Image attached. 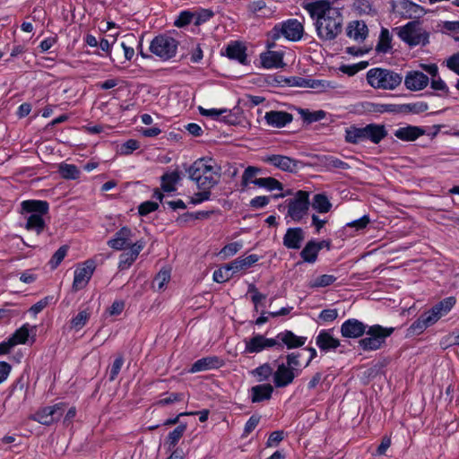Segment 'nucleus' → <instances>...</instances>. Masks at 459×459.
Segmentation results:
<instances>
[{
	"mask_svg": "<svg viewBox=\"0 0 459 459\" xmlns=\"http://www.w3.org/2000/svg\"><path fill=\"white\" fill-rule=\"evenodd\" d=\"M305 9L314 20L317 37L323 41L335 39L342 30L343 16L340 8L328 0H316Z\"/></svg>",
	"mask_w": 459,
	"mask_h": 459,
	"instance_id": "f257e3e1",
	"label": "nucleus"
},
{
	"mask_svg": "<svg viewBox=\"0 0 459 459\" xmlns=\"http://www.w3.org/2000/svg\"><path fill=\"white\" fill-rule=\"evenodd\" d=\"M197 188L212 189L220 180V169L212 159H198L186 169Z\"/></svg>",
	"mask_w": 459,
	"mask_h": 459,
	"instance_id": "f03ea898",
	"label": "nucleus"
},
{
	"mask_svg": "<svg viewBox=\"0 0 459 459\" xmlns=\"http://www.w3.org/2000/svg\"><path fill=\"white\" fill-rule=\"evenodd\" d=\"M49 205L43 200H25L21 203V214L24 216L26 223L24 228L35 231L39 235L45 229L46 223L43 216L48 214Z\"/></svg>",
	"mask_w": 459,
	"mask_h": 459,
	"instance_id": "7ed1b4c3",
	"label": "nucleus"
},
{
	"mask_svg": "<svg viewBox=\"0 0 459 459\" xmlns=\"http://www.w3.org/2000/svg\"><path fill=\"white\" fill-rule=\"evenodd\" d=\"M302 369L300 353H289L286 356V361L280 363L273 373L275 387L282 388L290 385L301 374Z\"/></svg>",
	"mask_w": 459,
	"mask_h": 459,
	"instance_id": "20e7f679",
	"label": "nucleus"
},
{
	"mask_svg": "<svg viewBox=\"0 0 459 459\" xmlns=\"http://www.w3.org/2000/svg\"><path fill=\"white\" fill-rule=\"evenodd\" d=\"M368 83L374 89L394 91L403 82V75L390 69L375 67L367 72Z\"/></svg>",
	"mask_w": 459,
	"mask_h": 459,
	"instance_id": "39448f33",
	"label": "nucleus"
},
{
	"mask_svg": "<svg viewBox=\"0 0 459 459\" xmlns=\"http://www.w3.org/2000/svg\"><path fill=\"white\" fill-rule=\"evenodd\" d=\"M398 37L411 47L425 46L429 43V33L419 22H410L404 26L395 28Z\"/></svg>",
	"mask_w": 459,
	"mask_h": 459,
	"instance_id": "423d86ee",
	"label": "nucleus"
},
{
	"mask_svg": "<svg viewBox=\"0 0 459 459\" xmlns=\"http://www.w3.org/2000/svg\"><path fill=\"white\" fill-rule=\"evenodd\" d=\"M393 327H383L379 325L369 326L367 331V336L359 341V346L363 351H376L382 347L385 339L394 332Z\"/></svg>",
	"mask_w": 459,
	"mask_h": 459,
	"instance_id": "0eeeda50",
	"label": "nucleus"
},
{
	"mask_svg": "<svg viewBox=\"0 0 459 459\" xmlns=\"http://www.w3.org/2000/svg\"><path fill=\"white\" fill-rule=\"evenodd\" d=\"M178 41L169 35L156 36L150 44V51L163 61L174 57L178 51Z\"/></svg>",
	"mask_w": 459,
	"mask_h": 459,
	"instance_id": "6e6552de",
	"label": "nucleus"
},
{
	"mask_svg": "<svg viewBox=\"0 0 459 459\" xmlns=\"http://www.w3.org/2000/svg\"><path fill=\"white\" fill-rule=\"evenodd\" d=\"M289 216L294 221H300L307 214L309 209V194L307 191H298L293 198L287 201Z\"/></svg>",
	"mask_w": 459,
	"mask_h": 459,
	"instance_id": "1a4fd4ad",
	"label": "nucleus"
},
{
	"mask_svg": "<svg viewBox=\"0 0 459 459\" xmlns=\"http://www.w3.org/2000/svg\"><path fill=\"white\" fill-rule=\"evenodd\" d=\"M304 33V28L297 19H289L281 23L276 24L273 29V39H278L281 37L290 41L299 40Z\"/></svg>",
	"mask_w": 459,
	"mask_h": 459,
	"instance_id": "9d476101",
	"label": "nucleus"
},
{
	"mask_svg": "<svg viewBox=\"0 0 459 459\" xmlns=\"http://www.w3.org/2000/svg\"><path fill=\"white\" fill-rule=\"evenodd\" d=\"M245 353H260L265 350L273 348L279 344L276 339L267 338L263 334H253L244 340Z\"/></svg>",
	"mask_w": 459,
	"mask_h": 459,
	"instance_id": "9b49d317",
	"label": "nucleus"
},
{
	"mask_svg": "<svg viewBox=\"0 0 459 459\" xmlns=\"http://www.w3.org/2000/svg\"><path fill=\"white\" fill-rule=\"evenodd\" d=\"M65 411V403H59L52 406H47L36 412L34 420L43 425H50L59 420Z\"/></svg>",
	"mask_w": 459,
	"mask_h": 459,
	"instance_id": "f8f14e48",
	"label": "nucleus"
},
{
	"mask_svg": "<svg viewBox=\"0 0 459 459\" xmlns=\"http://www.w3.org/2000/svg\"><path fill=\"white\" fill-rule=\"evenodd\" d=\"M133 237L134 234L131 229L123 227L108 241V245L116 250H123L126 247L131 248V246L134 243L133 242Z\"/></svg>",
	"mask_w": 459,
	"mask_h": 459,
	"instance_id": "ddd939ff",
	"label": "nucleus"
},
{
	"mask_svg": "<svg viewBox=\"0 0 459 459\" xmlns=\"http://www.w3.org/2000/svg\"><path fill=\"white\" fill-rule=\"evenodd\" d=\"M94 272V265L92 262H86L81 267L74 271V277L73 281V289L79 290L83 289L91 280Z\"/></svg>",
	"mask_w": 459,
	"mask_h": 459,
	"instance_id": "4468645a",
	"label": "nucleus"
},
{
	"mask_svg": "<svg viewBox=\"0 0 459 459\" xmlns=\"http://www.w3.org/2000/svg\"><path fill=\"white\" fill-rule=\"evenodd\" d=\"M456 303L455 297H448L437 303L430 310L426 313L434 324L441 317L448 314Z\"/></svg>",
	"mask_w": 459,
	"mask_h": 459,
	"instance_id": "2eb2a0df",
	"label": "nucleus"
},
{
	"mask_svg": "<svg viewBox=\"0 0 459 459\" xmlns=\"http://www.w3.org/2000/svg\"><path fill=\"white\" fill-rule=\"evenodd\" d=\"M145 241L143 239L136 240L129 248L128 252H125L119 256L118 267L121 270L129 268L138 257L140 252L143 249Z\"/></svg>",
	"mask_w": 459,
	"mask_h": 459,
	"instance_id": "dca6fc26",
	"label": "nucleus"
},
{
	"mask_svg": "<svg viewBox=\"0 0 459 459\" xmlns=\"http://www.w3.org/2000/svg\"><path fill=\"white\" fill-rule=\"evenodd\" d=\"M429 82V77L419 71H410L404 77L405 87L413 91L423 90Z\"/></svg>",
	"mask_w": 459,
	"mask_h": 459,
	"instance_id": "f3484780",
	"label": "nucleus"
},
{
	"mask_svg": "<svg viewBox=\"0 0 459 459\" xmlns=\"http://www.w3.org/2000/svg\"><path fill=\"white\" fill-rule=\"evenodd\" d=\"M367 331V325L355 318H351L342 323L341 333L346 338H358Z\"/></svg>",
	"mask_w": 459,
	"mask_h": 459,
	"instance_id": "a211bd4d",
	"label": "nucleus"
},
{
	"mask_svg": "<svg viewBox=\"0 0 459 459\" xmlns=\"http://www.w3.org/2000/svg\"><path fill=\"white\" fill-rule=\"evenodd\" d=\"M397 12L406 19H417L425 14V10L420 5L409 0H402L397 4Z\"/></svg>",
	"mask_w": 459,
	"mask_h": 459,
	"instance_id": "6ab92c4d",
	"label": "nucleus"
},
{
	"mask_svg": "<svg viewBox=\"0 0 459 459\" xmlns=\"http://www.w3.org/2000/svg\"><path fill=\"white\" fill-rule=\"evenodd\" d=\"M264 161L283 171L292 172L297 169V160L283 155H269L264 158Z\"/></svg>",
	"mask_w": 459,
	"mask_h": 459,
	"instance_id": "aec40b11",
	"label": "nucleus"
},
{
	"mask_svg": "<svg viewBox=\"0 0 459 459\" xmlns=\"http://www.w3.org/2000/svg\"><path fill=\"white\" fill-rule=\"evenodd\" d=\"M264 119L269 126L281 128L290 124L293 117L286 111L272 110L265 113Z\"/></svg>",
	"mask_w": 459,
	"mask_h": 459,
	"instance_id": "412c9836",
	"label": "nucleus"
},
{
	"mask_svg": "<svg viewBox=\"0 0 459 459\" xmlns=\"http://www.w3.org/2000/svg\"><path fill=\"white\" fill-rule=\"evenodd\" d=\"M304 240V232L301 228H290L283 237V245L289 249H299Z\"/></svg>",
	"mask_w": 459,
	"mask_h": 459,
	"instance_id": "4be33fe9",
	"label": "nucleus"
},
{
	"mask_svg": "<svg viewBox=\"0 0 459 459\" xmlns=\"http://www.w3.org/2000/svg\"><path fill=\"white\" fill-rule=\"evenodd\" d=\"M316 344L321 351H328L338 348L340 341L334 338L329 331L322 330L316 338Z\"/></svg>",
	"mask_w": 459,
	"mask_h": 459,
	"instance_id": "5701e85b",
	"label": "nucleus"
},
{
	"mask_svg": "<svg viewBox=\"0 0 459 459\" xmlns=\"http://www.w3.org/2000/svg\"><path fill=\"white\" fill-rule=\"evenodd\" d=\"M283 55L279 51H266L260 55L263 67L266 69L280 68L283 66Z\"/></svg>",
	"mask_w": 459,
	"mask_h": 459,
	"instance_id": "b1692460",
	"label": "nucleus"
},
{
	"mask_svg": "<svg viewBox=\"0 0 459 459\" xmlns=\"http://www.w3.org/2000/svg\"><path fill=\"white\" fill-rule=\"evenodd\" d=\"M276 340L285 344L288 349H295L303 346L307 341V337L298 336L291 331L286 330L279 333L276 336Z\"/></svg>",
	"mask_w": 459,
	"mask_h": 459,
	"instance_id": "393cba45",
	"label": "nucleus"
},
{
	"mask_svg": "<svg viewBox=\"0 0 459 459\" xmlns=\"http://www.w3.org/2000/svg\"><path fill=\"white\" fill-rule=\"evenodd\" d=\"M222 365L221 360L215 356L205 357L196 360L189 369L190 373L206 371L212 368H218Z\"/></svg>",
	"mask_w": 459,
	"mask_h": 459,
	"instance_id": "a878e982",
	"label": "nucleus"
},
{
	"mask_svg": "<svg viewBox=\"0 0 459 459\" xmlns=\"http://www.w3.org/2000/svg\"><path fill=\"white\" fill-rule=\"evenodd\" d=\"M368 33V27L362 21H352L347 26V36L356 41H363Z\"/></svg>",
	"mask_w": 459,
	"mask_h": 459,
	"instance_id": "bb28decb",
	"label": "nucleus"
},
{
	"mask_svg": "<svg viewBox=\"0 0 459 459\" xmlns=\"http://www.w3.org/2000/svg\"><path fill=\"white\" fill-rule=\"evenodd\" d=\"M364 134L365 141L378 143L387 135V131L384 125L369 124L364 126Z\"/></svg>",
	"mask_w": 459,
	"mask_h": 459,
	"instance_id": "cd10ccee",
	"label": "nucleus"
},
{
	"mask_svg": "<svg viewBox=\"0 0 459 459\" xmlns=\"http://www.w3.org/2000/svg\"><path fill=\"white\" fill-rule=\"evenodd\" d=\"M425 131L418 126H407L394 131V136L402 141L411 142L423 135Z\"/></svg>",
	"mask_w": 459,
	"mask_h": 459,
	"instance_id": "c85d7f7f",
	"label": "nucleus"
},
{
	"mask_svg": "<svg viewBox=\"0 0 459 459\" xmlns=\"http://www.w3.org/2000/svg\"><path fill=\"white\" fill-rule=\"evenodd\" d=\"M273 386L270 384H263L253 386L250 389L252 403H260L272 397Z\"/></svg>",
	"mask_w": 459,
	"mask_h": 459,
	"instance_id": "c756f323",
	"label": "nucleus"
},
{
	"mask_svg": "<svg viewBox=\"0 0 459 459\" xmlns=\"http://www.w3.org/2000/svg\"><path fill=\"white\" fill-rule=\"evenodd\" d=\"M323 247L322 242H316L310 240L307 243L303 250L300 252V256L304 262L313 264L316 261L319 251Z\"/></svg>",
	"mask_w": 459,
	"mask_h": 459,
	"instance_id": "7c9ffc66",
	"label": "nucleus"
},
{
	"mask_svg": "<svg viewBox=\"0 0 459 459\" xmlns=\"http://www.w3.org/2000/svg\"><path fill=\"white\" fill-rule=\"evenodd\" d=\"M226 55L229 58L245 64L247 59L246 48L238 42H233L226 48Z\"/></svg>",
	"mask_w": 459,
	"mask_h": 459,
	"instance_id": "2f4dec72",
	"label": "nucleus"
},
{
	"mask_svg": "<svg viewBox=\"0 0 459 459\" xmlns=\"http://www.w3.org/2000/svg\"><path fill=\"white\" fill-rule=\"evenodd\" d=\"M258 260L259 256L257 255H249L247 257L237 258L236 260L232 261L230 265L232 273H236L238 272L250 268Z\"/></svg>",
	"mask_w": 459,
	"mask_h": 459,
	"instance_id": "473e14b6",
	"label": "nucleus"
},
{
	"mask_svg": "<svg viewBox=\"0 0 459 459\" xmlns=\"http://www.w3.org/2000/svg\"><path fill=\"white\" fill-rule=\"evenodd\" d=\"M426 312H424L416 321L408 328L409 334L418 335L424 332L429 326L434 325Z\"/></svg>",
	"mask_w": 459,
	"mask_h": 459,
	"instance_id": "72a5a7b5",
	"label": "nucleus"
},
{
	"mask_svg": "<svg viewBox=\"0 0 459 459\" xmlns=\"http://www.w3.org/2000/svg\"><path fill=\"white\" fill-rule=\"evenodd\" d=\"M344 138L347 143L352 144L365 142L364 127L350 126L346 128Z\"/></svg>",
	"mask_w": 459,
	"mask_h": 459,
	"instance_id": "f704fd0d",
	"label": "nucleus"
},
{
	"mask_svg": "<svg viewBox=\"0 0 459 459\" xmlns=\"http://www.w3.org/2000/svg\"><path fill=\"white\" fill-rule=\"evenodd\" d=\"M311 205L314 210L320 213H326L332 208V204L328 197L324 194H316L312 199Z\"/></svg>",
	"mask_w": 459,
	"mask_h": 459,
	"instance_id": "c9c22d12",
	"label": "nucleus"
},
{
	"mask_svg": "<svg viewBox=\"0 0 459 459\" xmlns=\"http://www.w3.org/2000/svg\"><path fill=\"white\" fill-rule=\"evenodd\" d=\"M337 278L333 274H321L312 278L307 286L311 289L325 288L332 285Z\"/></svg>",
	"mask_w": 459,
	"mask_h": 459,
	"instance_id": "e433bc0d",
	"label": "nucleus"
},
{
	"mask_svg": "<svg viewBox=\"0 0 459 459\" xmlns=\"http://www.w3.org/2000/svg\"><path fill=\"white\" fill-rule=\"evenodd\" d=\"M180 176L178 171L165 173L161 177V188L165 192H173L176 190V184L179 181Z\"/></svg>",
	"mask_w": 459,
	"mask_h": 459,
	"instance_id": "4c0bfd02",
	"label": "nucleus"
},
{
	"mask_svg": "<svg viewBox=\"0 0 459 459\" xmlns=\"http://www.w3.org/2000/svg\"><path fill=\"white\" fill-rule=\"evenodd\" d=\"M273 368L269 363H264L251 371V375L258 381L264 382L273 377Z\"/></svg>",
	"mask_w": 459,
	"mask_h": 459,
	"instance_id": "58836bf2",
	"label": "nucleus"
},
{
	"mask_svg": "<svg viewBox=\"0 0 459 459\" xmlns=\"http://www.w3.org/2000/svg\"><path fill=\"white\" fill-rule=\"evenodd\" d=\"M91 312L88 309L81 310L70 321V328L74 331L81 330L88 322Z\"/></svg>",
	"mask_w": 459,
	"mask_h": 459,
	"instance_id": "ea45409f",
	"label": "nucleus"
},
{
	"mask_svg": "<svg viewBox=\"0 0 459 459\" xmlns=\"http://www.w3.org/2000/svg\"><path fill=\"white\" fill-rule=\"evenodd\" d=\"M58 171L65 179H76L80 177L79 169L74 164L60 163Z\"/></svg>",
	"mask_w": 459,
	"mask_h": 459,
	"instance_id": "a19ab883",
	"label": "nucleus"
},
{
	"mask_svg": "<svg viewBox=\"0 0 459 459\" xmlns=\"http://www.w3.org/2000/svg\"><path fill=\"white\" fill-rule=\"evenodd\" d=\"M255 186L258 187L265 188L268 191L282 190V184L274 178H260L255 181Z\"/></svg>",
	"mask_w": 459,
	"mask_h": 459,
	"instance_id": "79ce46f5",
	"label": "nucleus"
},
{
	"mask_svg": "<svg viewBox=\"0 0 459 459\" xmlns=\"http://www.w3.org/2000/svg\"><path fill=\"white\" fill-rule=\"evenodd\" d=\"M322 162H323V165L327 169H342V170H345V169H350V165L344 161H342V160L334 157V156H331V155H328V156H325L322 160Z\"/></svg>",
	"mask_w": 459,
	"mask_h": 459,
	"instance_id": "37998d69",
	"label": "nucleus"
},
{
	"mask_svg": "<svg viewBox=\"0 0 459 459\" xmlns=\"http://www.w3.org/2000/svg\"><path fill=\"white\" fill-rule=\"evenodd\" d=\"M261 172V169L257 167L248 166L243 172L241 177V185L246 187L249 184L255 185V181L258 179L256 176Z\"/></svg>",
	"mask_w": 459,
	"mask_h": 459,
	"instance_id": "c03bdc74",
	"label": "nucleus"
},
{
	"mask_svg": "<svg viewBox=\"0 0 459 459\" xmlns=\"http://www.w3.org/2000/svg\"><path fill=\"white\" fill-rule=\"evenodd\" d=\"M121 42V48L124 50V55L126 60H131L134 55L133 45L137 42L136 37L134 34H127L124 37Z\"/></svg>",
	"mask_w": 459,
	"mask_h": 459,
	"instance_id": "a18cd8bd",
	"label": "nucleus"
},
{
	"mask_svg": "<svg viewBox=\"0 0 459 459\" xmlns=\"http://www.w3.org/2000/svg\"><path fill=\"white\" fill-rule=\"evenodd\" d=\"M186 429V424H179L174 430L169 432L167 437L166 444L169 445V448H173L178 443L179 439L183 437Z\"/></svg>",
	"mask_w": 459,
	"mask_h": 459,
	"instance_id": "49530a36",
	"label": "nucleus"
},
{
	"mask_svg": "<svg viewBox=\"0 0 459 459\" xmlns=\"http://www.w3.org/2000/svg\"><path fill=\"white\" fill-rule=\"evenodd\" d=\"M29 334L28 325H24L14 332V333L9 338V341L13 346L24 344L29 338Z\"/></svg>",
	"mask_w": 459,
	"mask_h": 459,
	"instance_id": "de8ad7c7",
	"label": "nucleus"
},
{
	"mask_svg": "<svg viewBox=\"0 0 459 459\" xmlns=\"http://www.w3.org/2000/svg\"><path fill=\"white\" fill-rule=\"evenodd\" d=\"M301 117L307 123L317 122L324 119L326 113L324 110L310 111L308 109L300 108L299 110Z\"/></svg>",
	"mask_w": 459,
	"mask_h": 459,
	"instance_id": "09e8293b",
	"label": "nucleus"
},
{
	"mask_svg": "<svg viewBox=\"0 0 459 459\" xmlns=\"http://www.w3.org/2000/svg\"><path fill=\"white\" fill-rule=\"evenodd\" d=\"M169 270H160L153 280L152 287L157 289L158 290H162L166 284L169 281Z\"/></svg>",
	"mask_w": 459,
	"mask_h": 459,
	"instance_id": "8fccbe9b",
	"label": "nucleus"
},
{
	"mask_svg": "<svg viewBox=\"0 0 459 459\" xmlns=\"http://www.w3.org/2000/svg\"><path fill=\"white\" fill-rule=\"evenodd\" d=\"M233 274L234 273H232V270L229 264L214 271L212 278L216 282H224L229 281L233 276Z\"/></svg>",
	"mask_w": 459,
	"mask_h": 459,
	"instance_id": "3c124183",
	"label": "nucleus"
},
{
	"mask_svg": "<svg viewBox=\"0 0 459 459\" xmlns=\"http://www.w3.org/2000/svg\"><path fill=\"white\" fill-rule=\"evenodd\" d=\"M67 249L66 246H62L55 252L49 261V265L52 269L56 268L61 264L67 254Z\"/></svg>",
	"mask_w": 459,
	"mask_h": 459,
	"instance_id": "603ef678",
	"label": "nucleus"
},
{
	"mask_svg": "<svg viewBox=\"0 0 459 459\" xmlns=\"http://www.w3.org/2000/svg\"><path fill=\"white\" fill-rule=\"evenodd\" d=\"M194 18H195L194 13H191L188 11H184L179 13V15L177 18V20L175 21L174 24L177 27L181 28L187 24H190L191 22H194Z\"/></svg>",
	"mask_w": 459,
	"mask_h": 459,
	"instance_id": "864d4df0",
	"label": "nucleus"
},
{
	"mask_svg": "<svg viewBox=\"0 0 459 459\" xmlns=\"http://www.w3.org/2000/svg\"><path fill=\"white\" fill-rule=\"evenodd\" d=\"M200 191L194 194L190 198V203L193 204H198L204 201H207L211 197V189L199 188Z\"/></svg>",
	"mask_w": 459,
	"mask_h": 459,
	"instance_id": "5fc2aeb1",
	"label": "nucleus"
},
{
	"mask_svg": "<svg viewBox=\"0 0 459 459\" xmlns=\"http://www.w3.org/2000/svg\"><path fill=\"white\" fill-rule=\"evenodd\" d=\"M390 37L389 32L386 29L382 30L380 36V42L378 43L377 48L378 51L387 52L390 48Z\"/></svg>",
	"mask_w": 459,
	"mask_h": 459,
	"instance_id": "6e6d98bb",
	"label": "nucleus"
},
{
	"mask_svg": "<svg viewBox=\"0 0 459 459\" xmlns=\"http://www.w3.org/2000/svg\"><path fill=\"white\" fill-rule=\"evenodd\" d=\"M260 421V416L252 415L246 422L243 431V437H247L258 425Z\"/></svg>",
	"mask_w": 459,
	"mask_h": 459,
	"instance_id": "4d7b16f0",
	"label": "nucleus"
},
{
	"mask_svg": "<svg viewBox=\"0 0 459 459\" xmlns=\"http://www.w3.org/2000/svg\"><path fill=\"white\" fill-rule=\"evenodd\" d=\"M248 293L252 294L251 299L253 303L255 304V308L259 306V304L265 299L266 296L260 293L256 287L253 284H250L248 287Z\"/></svg>",
	"mask_w": 459,
	"mask_h": 459,
	"instance_id": "13d9d810",
	"label": "nucleus"
},
{
	"mask_svg": "<svg viewBox=\"0 0 459 459\" xmlns=\"http://www.w3.org/2000/svg\"><path fill=\"white\" fill-rule=\"evenodd\" d=\"M198 109L202 116L211 117L212 118H217L221 115L227 112L226 108H204L203 107H199Z\"/></svg>",
	"mask_w": 459,
	"mask_h": 459,
	"instance_id": "bf43d9fd",
	"label": "nucleus"
},
{
	"mask_svg": "<svg viewBox=\"0 0 459 459\" xmlns=\"http://www.w3.org/2000/svg\"><path fill=\"white\" fill-rule=\"evenodd\" d=\"M242 247V244L239 242H232L226 245L221 251L225 256H231L238 253Z\"/></svg>",
	"mask_w": 459,
	"mask_h": 459,
	"instance_id": "052dcab7",
	"label": "nucleus"
},
{
	"mask_svg": "<svg viewBox=\"0 0 459 459\" xmlns=\"http://www.w3.org/2000/svg\"><path fill=\"white\" fill-rule=\"evenodd\" d=\"M338 316V310L335 308L324 309L319 314V319L324 322H332Z\"/></svg>",
	"mask_w": 459,
	"mask_h": 459,
	"instance_id": "680f3d73",
	"label": "nucleus"
},
{
	"mask_svg": "<svg viewBox=\"0 0 459 459\" xmlns=\"http://www.w3.org/2000/svg\"><path fill=\"white\" fill-rule=\"evenodd\" d=\"M195 13L194 23L195 25H199L201 23L207 22L213 15L212 11L206 10V9L202 10L199 13Z\"/></svg>",
	"mask_w": 459,
	"mask_h": 459,
	"instance_id": "e2e57ef3",
	"label": "nucleus"
},
{
	"mask_svg": "<svg viewBox=\"0 0 459 459\" xmlns=\"http://www.w3.org/2000/svg\"><path fill=\"white\" fill-rule=\"evenodd\" d=\"M124 364V359L123 358L120 356V357H117L113 364H112V367L110 368V373H109V380L110 381H114L116 379V377H117L122 366Z\"/></svg>",
	"mask_w": 459,
	"mask_h": 459,
	"instance_id": "0e129e2a",
	"label": "nucleus"
},
{
	"mask_svg": "<svg viewBox=\"0 0 459 459\" xmlns=\"http://www.w3.org/2000/svg\"><path fill=\"white\" fill-rule=\"evenodd\" d=\"M159 205L155 202L146 201L140 204L139 206V213L141 215H147L152 212H154L158 209Z\"/></svg>",
	"mask_w": 459,
	"mask_h": 459,
	"instance_id": "69168bd1",
	"label": "nucleus"
},
{
	"mask_svg": "<svg viewBox=\"0 0 459 459\" xmlns=\"http://www.w3.org/2000/svg\"><path fill=\"white\" fill-rule=\"evenodd\" d=\"M140 144L139 143L134 139L127 140L125 143L121 146V152L123 154L128 155L132 153L134 151L137 150L139 148Z\"/></svg>",
	"mask_w": 459,
	"mask_h": 459,
	"instance_id": "338daca9",
	"label": "nucleus"
},
{
	"mask_svg": "<svg viewBox=\"0 0 459 459\" xmlns=\"http://www.w3.org/2000/svg\"><path fill=\"white\" fill-rule=\"evenodd\" d=\"M447 67L459 74V52L450 56L446 61Z\"/></svg>",
	"mask_w": 459,
	"mask_h": 459,
	"instance_id": "774afa93",
	"label": "nucleus"
}]
</instances>
